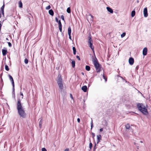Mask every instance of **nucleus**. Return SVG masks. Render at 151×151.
<instances>
[{"label":"nucleus","mask_w":151,"mask_h":151,"mask_svg":"<svg viewBox=\"0 0 151 151\" xmlns=\"http://www.w3.org/2000/svg\"><path fill=\"white\" fill-rule=\"evenodd\" d=\"M71 28L70 26H69L68 28V35H71Z\"/></svg>","instance_id":"nucleus-17"},{"label":"nucleus","mask_w":151,"mask_h":151,"mask_svg":"<svg viewBox=\"0 0 151 151\" xmlns=\"http://www.w3.org/2000/svg\"><path fill=\"white\" fill-rule=\"evenodd\" d=\"M56 81L58 85L59 88L61 92L62 91L63 88V79L61 77V76L60 74H59L57 78L56 79Z\"/></svg>","instance_id":"nucleus-3"},{"label":"nucleus","mask_w":151,"mask_h":151,"mask_svg":"<svg viewBox=\"0 0 151 151\" xmlns=\"http://www.w3.org/2000/svg\"><path fill=\"white\" fill-rule=\"evenodd\" d=\"M61 18L62 19L63 21H64L65 22L64 17V16L63 15H62L61 16Z\"/></svg>","instance_id":"nucleus-32"},{"label":"nucleus","mask_w":151,"mask_h":151,"mask_svg":"<svg viewBox=\"0 0 151 151\" xmlns=\"http://www.w3.org/2000/svg\"><path fill=\"white\" fill-rule=\"evenodd\" d=\"M1 26H2V25H1V24L0 23V31L1 30Z\"/></svg>","instance_id":"nucleus-50"},{"label":"nucleus","mask_w":151,"mask_h":151,"mask_svg":"<svg viewBox=\"0 0 151 151\" xmlns=\"http://www.w3.org/2000/svg\"><path fill=\"white\" fill-rule=\"evenodd\" d=\"M58 19L57 18V17H56L55 18V21L56 22H58Z\"/></svg>","instance_id":"nucleus-44"},{"label":"nucleus","mask_w":151,"mask_h":151,"mask_svg":"<svg viewBox=\"0 0 151 151\" xmlns=\"http://www.w3.org/2000/svg\"><path fill=\"white\" fill-rule=\"evenodd\" d=\"M129 64L131 65H132L134 63V59L132 57H130L129 60Z\"/></svg>","instance_id":"nucleus-7"},{"label":"nucleus","mask_w":151,"mask_h":151,"mask_svg":"<svg viewBox=\"0 0 151 151\" xmlns=\"http://www.w3.org/2000/svg\"><path fill=\"white\" fill-rule=\"evenodd\" d=\"M89 146V147L90 149L89 150V151H90L91 150V148L93 146V145L91 142H90V143Z\"/></svg>","instance_id":"nucleus-26"},{"label":"nucleus","mask_w":151,"mask_h":151,"mask_svg":"<svg viewBox=\"0 0 151 151\" xmlns=\"http://www.w3.org/2000/svg\"><path fill=\"white\" fill-rule=\"evenodd\" d=\"M92 134L93 135H94V133H92Z\"/></svg>","instance_id":"nucleus-54"},{"label":"nucleus","mask_w":151,"mask_h":151,"mask_svg":"<svg viewBox=\"0 0 151 151\" xmlns=\"http://www.w3.org/2000/svg\"><path fill=\"white\" fill-rule=\"evenodd\" d=\"M93 127V122L92 120L91 121V129Z\"/></svg>","instance_id":"nucleus-35"},{"label":"nucleus","mask_w":151,"mask_h":151,"mask_svg":"<svg viewBox=\"0 0 151 151\" xmlns=\"http://www.w3.org/2000/svg\"><path fill=\"white\" fill-rule=\"evenodd\" d=\"M101 135L100 134H99L97 136V142H100L101 139Z\"/></svg>","instance_id":"nucleus-18"},{"label":"nucleus","mask_w":151,"mask_h":151,"mask_svg":"<svg viewBox=\"0 0 151 151\" xmlns=\"http://www.w3.org/2000/svg\"><path fill=\"white\" fill-rule=\"evenodd\" d=\"M19 6L20 8H22V2L20 1L19 2Z\"/></svg>","instance_id":"nucleus-23"},{"label":"nucleus","mask_w":151,"mask_h":151,"mask_svg":"<svg viewBox=\"0 0 151 151\" xmlns=\"http://www.w3.org/2000/svg\"><path fill=\"white\" fill-rule=\"evenodd\" d=\"M58 25H59V29L60 31L61 32H62V24L61 22H60V20H59L58 21Z\"/></svg>","instance_id":"nucleus-10"},{"label":"nucleus","mask_w":151,"mask_h":151,"mask_svg":"<svg viewBox=\"0 0 151 151\" xmlns=\"http://www.w3.org/2000/svg\"><path fill=\"white\" fill-rule=\"evenodd\" d=\"M5 69L7 70V71H9V67L8 66L6 65H5Z\"/></svg>","instance_id":"nucleus-27"},{"label":"nucleus","mask_w":151,"mask_h":151,"mask_svg":"<svg viewBox=\"0 0 151 151\" xmlns=\"http://www.w3.org/2000/svg\"><path fill=\"white\" fill-rule=\"evenodd\" d=\"M103 130V129L102 128H101L100 129H99V131L100 132H102Z\"/></svg>","instance_id":"nucleus-48"},{"label":"nucleus","mask_w":151,"mask_h":151,"mask_svg":"<svg viewBox=\"0 0 151 151\" xmlns=\"http://www.w3.org/2000/svg\"><path fill=\"white\" fill-rule=\"evenodd\" d=\"M138 110L145 115H147L148 112L145 106L142 103H138L137 105Z\"/></svg>","instance_id":"nucleus-2"},{"label":"nucleus","mask_w":151,"mask_h":151,"mask_svg":"<svg viewBox=\"0 0 151 151\" xmlns=\"http://www.w3.org/2000/svg\"><path fill=\"white\" fill-rule=\"evenodd\" d=\"M105 125L106 126H107L108 124V123H107V122L106 120H105Z\"/></svg>","instance_id":"nucleus-40"},{"label":"nucleus","mask_w":151,"mask_h":151,"mask_svg":"<svg viewBox=\"0 0 151 151\" xmlns=\"http://www.w3.org/2000/svg\"><path fill=\"white\" fill-rule=\"evenodd\" d=\"M67 12L68 13H71V9L70 7H69L67 9Z\"/></svg>","instance_id":"nucleus-25"},{"label":"nucleus","mask_w":151,"mask_h":151,"mask_svg":"<svg viewBox=\"0 0 151 151\" xmlns=\"http://www.w3.org/2000/svg\"><path fill=\"white\" fill-rule=\"evenodd\" d=\"M126 35V33L125 32H123L122 34L121 35V37L122 38L124 37Z\"/></svg>","instance_id":"nucleus-30"},{"label":"nucleus","mask_w":151,"mask_h":151,"mask_svg":"<svg viewBox=\"0 0 151 151\" xmlns=\"http://www.w3.org/2000/svg\"><path fill=\"white\" fill-rule=\"evenodd\" d=\"M76 58L78 60H80L81 59H80V58L79 56H78V55H77V56H76Z\"/></svg>","instance_id":"nucleus-38"},{"label":"nucleus","mask_w":151,"mask_h":151,"mask_svg":"<svg viewBox=\"0 0 151 151\" xmlns=\"http://www.w3.org/2000/svg\"><path fill=\"white\" fill-rule=\"evenodd\" d=\"M39 120H40L39 122V127L40 128H41L42 127V119L40 118L39 119Z\"/></svg>","instance_id":"nucleus-12"},{"label":"nucleus","mask_w":151,"mask_h":151,"mask_svg":"<svg viewBox=\"0 0 151 151\" xmlns=\"http://www.w3.org/2000/svg\"><path fill=\"white\" fill-rule=\"evenodd\" d=\"M77 122L78 123H79L80 122V119L79 118H78L77 119Z\"/></svg>","instance_id":"nucleus-43"},{"label":"nucleus","mask_w":151,"mask_h":151,"mask_svg":"<svg viewBox=\"0 0 151 151\" xmlns=\"http://www.w3.org/2000/svg\"><path fill=\"white\" fill-rule=\"evenodd\" d=\"M85 69L87 71H89L90 70V67L88 65L86 66Z\"/></svg>","instance_id":"nucleus-21"},{"label":"nucleus","mask_w":151,"mask_h":151,"mask_svg":"<svg viewBox=\"0 0 151 151\" xmlns=\"http://www.w3.org/2000/svg\"><path fill=\"white\" fill-rule=\"evenodd\" d=\"M42 151H47V150L45 148H43L42 149Z\"/></svg>","instance_id":"nucleus-36"},{"label":"nucleus","mask_w":151,"mask_h":151,"mask_svg":"<svg viewBox=\"0 0 151 151\" xmlns=\"http://www.w3.org/2000/svg\"><path fill=\"white\" fill-rule=\"evenodd\" d=\"M8 42V45L9 46V47H11L12 46V44L11 43L9 42Z\"/></svg>","instance_id":"nucleus-34"},{"label":"nucleus","mask_w":151,"mask_h":151,"mask_svg":"<svg viewBox=\"0 0 151 151\" xmlns=\"http://www.w3.org/2000/svg\"><path fill=\"white\" fill-rule=\"evenodd\" d=\"M144 16L145 17H147L148 16L147 10V7L145 8L143 10Z\"/></svg>","instance_id":"nucleus-6"},{"label":"nucleus","mask_w":151,"mask_h":151,"mask_svg":"<svg viewBox=\"0 0 151 151\" xmlns=\"http://www.w3.org/2000/svg\"><path fill=\"white\" fill-rule=\"evenodd\" d=\"M72 49L73 51V54L74 55H75L76 52V48L75 47H73Z\"/></svg>","instance_id":"nucleus-20"},{"label":"nucleus","mask_w":151,"mask_h":151,"mask_svg":"<svg viewBox=\"0 0 151 151\" xmlns=\"http://www.w3.org/2000/svg\"><path fill=\"white\" fill-rule=\"evenodd\" d=\"M24 62L26 64H27L28 63V60L27 58H25L24 60Z\"/></svg>","instance_id":"nucleus-29"},{"label":"nucleus","mask_w":151,"mask_h":151,"mask_svg":"<svg viewBox=\"0 0 151 151\" xmlns=\"http://www.w3.org/2000/svg\"><path fill=\"white\" fill-rule=\"evenodd\" d=\"M103 78L105 79V81L106 82L107 81V78H106L104 75H103Z\"/></svg>","instance_id":"nucleus-31"},{"label":"nucleus","mask_w":151,"mask_h":151,"mask_svg":"<svg viewBox=\"0 0 151 151\" xmlns=\"http://www.w3.org/2000/svg\"><path fill=\"white\" fill-rule=\"evenodd\" d=\"M70 97L72 99H73V96L72 94L71 93L70 94Z\"/></svg>","instance_id":"nucleus-41"},{"label":"nucleus","mask_w":151,"mask_h":151,"mask_svg":"<svg viewBox=\"0 0 151 151\" xmlns=\"http://www.w3.org/2000/svg\"><path fill=\"white\" fill-rule=\"evenodd\" d=\"M17 109L18 113L20 117L22 118H25L26 116V114L22 106L20 99H17Z\"/></svg>","instance_id":"nucleus-1"},{"label":"nucleus","mask_w":151,"mask_h":151,"mask_svg":"<svg viewBox=\"0 0 151 151\" xmlns=\"http://www.w3.org/2000/svg\"><path fill=\"white\" fill-rule=\"evenodd\" d=\"M9 79L12 82V84L13 86L12 89V97L13 98H15V93L14 92V80L12 77L10 75H8Z\"/></svg>","instance_id":"nucleus-5"},{"label":"nucleus","mask_w":151,"mask_h":151,"mask_svg":"<svg viewBox=\"0 0 151 151\" xmlns=\"http://www.w3.org/2000/svg\"><path fill=\"white\" fill-rule=\"evenodd\" d=\"M136 114V113H134H134H133V114H132V115H133V114Z\"/></svg>","instance_id":"nucleus-51"},{"label":"nucleus","mask_w":151,"mask_h":151,"mask_svg":"<svg viewBox=\"0 0 151 151\" xmlns=\"http://www.w3.org/2000/svg\"><path fill=\"white\" fill-rule=\"evenodd\" d=\"M1 12H2V14H3V16L4 15V11H1Z\"/></svg>","instance_id":"nucleus-45"},{"label":"nucleus","mask_w":151,"mask_h":151,"mask_svg":"<svg viewBox=\"0 0 151 151\" xmlns=\"http://www.w3.org/2000/svg\"><path fill=\"white\" fill-rule=\"evenodd\" d=\"M89 46L93 51L94 50V47L93 45V42H88Z\"/></svg>","instance_id":"nucleus-11"},{"label":"nucleus","mask_w":151,"mask_h":151,"mask_svg":"<svg viewBox=\"0 0 151 151\" xmlns=\"http://www.w3.org/2000/svg\"><path fill=\"white\" fill-rule=\"evenodd\" d=\"M72 67L74 68L75 66V62L74 60H72L71 62Z\"/></svg>","instance_id":"nucleus-19"},{"label":"nucleus","mask_w":151,"mask_h":151,"mask_svg":"<svg viewBox=\"0 0 151 151\" xmlns=\"http://www.w3.org/2000/svg\"><path fill=\"white\" fill-rule=\"evenodd\" d=\"M4 49H3L2 50V53L3 55V56H5L6 55L7 53V50L6 48L5 47H4Z\"/></svg>","instance_id":"nucleus-9"},{"label":"nucleus","mask_w":151,"mask_h":151,"mask_svg":"<svg viewBox=\"0 0 151 151\" xmlns=\"http://www.w3.org/2000/svg\"><path fill=\"white\" fill-rule=\"evenodd\" d=\"M134 144L136 145L137 149H139V146H138L137 145V144H136V143L135 142H134Z\"/></svg>","instance_id":"nucleus-39"},{"label":"nucleus","mask_w":151,"mask_h":151,"mask_svg":"<svg viewBox=\"0 0 151 151\" xmlns=\"http://www.w3.org/2000/svg\"><path fill=\"white\" fill-rule=\"evenodd\" d=\"M3 2H4V4H3V5L2 6L1 8V11L4 10V8L5 5L4 4V1Z\"/></svg>","instance_id":"nucleus-28"},{"label":"nucleus","mask_w":151,"mask_h":151,"mask_svg":"<svg viewBox=\"0 0 151 151\" xmlns=\"http://www.w3.org/2000/svg\"><path fill=\"white\" fill-rule=\"evenodd\" d=\"M120 77L122 78V77L121 76H120Z\"/></svg>","instance_id":"nucleus-55"},{"label":"nucleus","mask_w":151,"mask_h":151,"mask_svg":"<svg viewBox=\"0 0 151 151\" xmlns=\"http://www.w3.org/2000/svg\"><path fill=\"white\" fill-rule=\"evenodd\" d=\"M87 87L86 86H84L82 87L81 88L82 90L84 92H86L87 90Z\"/></svg>","instance_id":"nucleus-14"},{"label":"nucleus","mask_w":151,"mask_h":151,"mask_svg":"<svg viewBox=\"0 0 151 151\" xmlns=\"http://www.w3.org/2000/svg\"><path fill=\"white\" fill-rule=\"evenodd\" d=\"M51 7L50 5H49L48 6H47L46 8V9L47 10H48L50 9Z\"/></svg>","instance_id":"nucleus-33"},{"label":"nucleus","mask_w":151,"mask_h":151,"mask_svg":"<svg viewBox=\"0 0 151 151\" xmlns=\"http://www.w3.org/2000/svg\"><path fill=\"white\" fill-rule=\"evenodd\" d=\"M20 95H21L22 96V99L23 98V94L21 92H20Z\"/></svg>","instance_id":"nucleus-42"},{"label":"nucleus","mask_w":151,"mask_h":151,"mask_svg":"<svg viewBox=\"0 0 151 151\" xmlns=\"http://www.w3.org/2000/svg\"><path fill=\"white\" fill-rule=\"evenodd\" d=\"M89 16H90L91 17V19L92 20V19L93 17V16L90 14H89Z\"/></svg>","instance_id":"nucleus-37"},{"label":"nucleus","mask_w":151,"mask_h":151,"mask_svg":"<svg viewBox=\"0 0 151 151\" xmlns=\"http://www.w3.org/2000/svg\"><path fill=\"white\" fill-rule=\"evenodd\" d=\"M147 47H145L143 48L142 52V54L144 56L146 55L147 53Z\"/></svg>","instance_id":"nucleus-8"},{"label":"nucleus","mask_w":151,"mask_h":151,"mask_svg":"<svg viewBox=\"0 0 151 151\" xmlns=\"http://www.w3.org/2000/svg\"><path fill=\"white\" fill-rule=\"evenodd\" d=\"M135 11L134 10L132 11L131 12V16L132 17H134L135 15Z\"/></svg>","instance_id":"nucleus-22"},{"label":"nucleus","mask_w":151,"mask_h":151,"mask_svg":"<svg viewBox=\"0 0 151 151\" xmlns=\"http://www.w3.org/2000/svg\"><path fill=\"white\" fill-rule=\"evenodd\" d=\"M68 36H69V38L71 40V35H68Z\"/></svg>","instance_id":"nucleus-47"},{"label":"nucleus","mask_w":151,"mask_h":151,"mask_svg":"<svg viewBox=\"0 0 151 151\" xmlns=\"http://www.w3.org/2000/svg\"><path fill=\"white\" fill-rule=\"evenodd\" d=\"M93 63L97 73H99L101 71V65L97 61V59L95 56V58L93 60Z\"/></svg>","instance_id":"nucleus-4"},{"label":"nucleus","mask_w":151,"mask_h":151,"mask_svg":"<svg viewBox=\"0 0 151 151\" xmlns=\"http://www.w3.org/2000/svg\"><path fill=\"white\" fill-rule=\"evenodd\" d=\"M81 74H82L83 75H84V73H83V72H82V73H81Z\"/></svg>","instance_id":"nucleus-53"},{"label":"nucleus","mask_w":151,"mask_h":151,"mask_svg":"<svg viewBox=\"0 0 151 151\" xmlns=\"http://www.w3.org/2000/svg\"><path fill=\"white\" fill-rule=\"evenodd\" d=\"M88 42H93L91 38V34H90L88 37Z\"/></svg>","instance_id":"nucleus-16"},{"label":"nucleus","mask_w":151,"mask_h":151,"mask_svg":"<svg viewBox=\"0 0 151 151\" xmlns=\"http://www.w3.org/2000/svg\"><path fill=\"white\" fill-rule=\"evenodd\" d=\"M139 68V66L138 65L136 67V70H137Z\"/></svg>","instance_id":"nucleus-46"},{"label":"nucleus","mask_w":151,"mask_h":151,"mask_svg":"<svg viewBox=\"0 0 151 151\" xmlns=\"http://www.w3.org/2000/svg\"><path fill=\"white\" fill-rule=\"evenodd\" d=\"M6 40H8V38H6Z\"/></svg>","instance_id":"nucleus-52"},{"label":"nucleus","mask_w":151,"mask_h":151,"mask_svg":"<svg viewBox=\"0 0 151 151\" xmlns=\"http://www.w3.org/2000/svg\"><path fill=\"white\" fill-rule=\"evenodd\" d=\"M49 13L51 16H53L54 15V12L52 9H50L49 11Z\"/></svg>","instance_id":"nucleus-15"},{"label":"nucleus","mask_w":151,"mask_h":151,"mask_svg":"<svg viewBox=\"0 0 151 151\" xmlns=\"http://www.w3.org/2000/svg\"><path fill=\"white\" fill-rule=\"evenodd\" d=\"M106 9L107 11L109 12L110 13H112L113 12V9L110 7H106Z\"/></svg>","instance_id":"nucleus-13"},{"label":"nucleus","mask_w":151,"mask_h":151,"mask_svg":"<svg viewBox=\"0 0 151 151\" xmlns=\"http://www.w3.org/2000/svg\"><path fill=\"white\" fill-rule=\"evenodd\" d=\"M130 127V125L129 124H127L125 126V128L127 129H129Z\"/></svg>","instance_id":"nucleus-24"},{"label":"nucleus","mask_w":151,"mask_h":151,"mask_svg":"<svg viewBox=\"0 0 151 151\" xmlns=\"http://www.w3.org/2000/svg\"><path fill=\"white\" fill-rule=\"evenodd\" d=\"M69 149L68 148H66L65 149L64 151H68Z\"/></svg>","instance_id":"nucleus-49"}]
</instances>
